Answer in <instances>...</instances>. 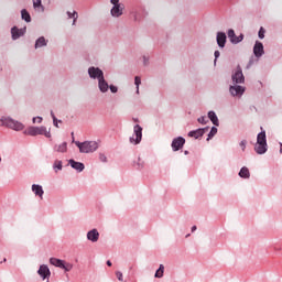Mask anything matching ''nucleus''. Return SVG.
I'll return each instance as SVG.
<instances>
[{
  "label": "nucleus",
  "mask_w": 282,
  "mask_h": 282,
  "mask_svg": "<svg viewBox=\"0 0 282 282\" xmlns=\"http://www.w3.org/2000/svg\"><path fill=\"white\" fill-rule=\"evenodd\" d=\"M106 263H107V265H108L109 268H111V265H112L111 260H108Z\"/></svg>",
  "instance_id": "obj_46"
},
{
  "label": "nucleus",
  "mask_w": 282,
  "mask_h": 282,
  "mask_svg": "<svg viewBox=\"0 0 282 282\" xmlns=\"http://www.w3.org/2000/svg\"><path fill=\"white\" fill-rule=\"evenodd\" d=\"M241 180H250V170L246 166H242L238 173Z\"/></svg>",
  "instance_id": "obj_23"
},
{
  "label": "nucleus",
  "mask_w": 282,
  "mask_h": 282,
  "mask_svg": "<svg viewBox=\"0 0 282 282\" xmlns=\"http://www.w3.org/2000/svg\"><path fill=\"white\" fill-rule=\"evenodd\" d=\"M229 94L232 98H241L246 94V87L234 84L229 86Z\"/></svg>",
  "instance_id": "obj_8"
},
{
  "label": "nucleus",
  "mask_w": 282,
  "mask_h": 282,
  "mask_svg": "<svg viewBox=\"0 0 282 282\" xmlns=\"http://www.w3.org/2000/svg\"><path fill=\"white\" fill-rule=\"evenodd\" d=\"M116 276H117L118 281H121V282L124 281V276L122 275L121 271H117Z\"/></svg>",
  "instance_id": "obj_43"
},
{
  "label": "nucleus",
  "mask_w": 282,
  "mask_h": 282,
  "mask_svg": "<svg viewBox=\"0 0 282 282\" xmlns=\"http://www.w3.org/2000/svg\"><path fill=\"white\" fill-rule=\"evenodd\" d=\"M31 191L35 197H39V199H43V195H45V191L43 189V185L39 184H32Z\"/></svg>",
  "instance_id": "obj_19"
},
{
  "label": "nucleus",
  "mask_w": 282,
  "mask_h": 282,
  "mask_svg": "<svg viewBox=\"0 0 282 282\" xmlns=\"http://www.w3.org/2000/svg\"><path fill=\"white\" fill-rule=\"evenodd\" d=\"M26 29H19V26L11 28V39L12 41H19L21 36H25Z\"/></svg>",
  "instance_id": "obj_13"
},
{
  "label": "nucleus",
  "mask_w": 282,
  "mask_h": 282,
  "mask_svg": "<svg viewBox=\"0 0 282 282\" xmlns=\"http://www.w3.org/2000/svg\"><path fill=\"white\" fill-rule=\"evenodd\" d=\"M6 261H8L6 258L3 259V263H6Z\"/></svg>",
  "instance_id": "obj_52"
},
{
  "label": "nucleus",
  "mask_w": 282,
  "mask_h": 282,
  "mask_svg": "<svg viewBox=\"0 0 282 282\" xmlns=\"http://www.w3.org/2000/svg\"><path fill=\"white\" fill-rule=\"evenodd\" d=\"M53 170L55 173H58V171H63V161L56 160L53 164Z\"/></svg>",
  "instance_id": "obj_31"
},
{
  "label": "nucleus",
  "mask_w": 282,
  "mask_h": 282,
  "mask_svg": "<svg viewBox=\"0 0 282 282\" xmlns=\"http://www.w3.org/2000/svg\"><path fill=\"white\" fill-rule=\"evenodd\" d=\"M264 54H265V48L263 47V43L256 41L253 45V56H256V58H261V56H263Z\"/></svg>",
  "instance_id": "obj_16"
},
{
  "label": "nucleus",
  "mask_w": 282,
  "mask_h": 282,
  "mask_svg": "<svg viewBox=\"0 0 282 282\" xmlns=\"http://www.w3.org/2000/svg\"><path fill=\"white\" fill-rule=\"evenodd\" d=\"M216 43L219 50H224V47H226V43H228V36L226 35V32L218 31L216 33Z\"/></svg>",
  "instance_id": "obj_12"
},
{
  "label": "nucleus",
  "mask_w": 282,
  "mask_h": 282,
  "mask_svg": "<svg viewBox=\"0 0 282 282\" xmlns=\"http://www.w3.org/2000/svg\"><path fill=\"white\" fill-rule=\"evenodd\" d=\"M88 76L91 80H100V78H104L105 72L100 67L90 66L88 67Z\"/></svg>",
  "instance_id": "obj_9"
},
{
  "label": "nucleus",
  "mask_w": 282,
  "mask_h": 282,
  "mask_svg": "<svg viewBox=\"0 0 282 282\" xmlns=\"http://www.w3.org/2000/svg\"><path fill=\"white\" fill-rule=\"evenodd\" d=\"M253 151L257 153V155H265L268 153V137L263 128H261V132L257 134Z\"/></svg>",
  "instance_id": "obj_1"
},
{
  "label": "nucleus",
  "mask_w": 282,
  "mask_h": 282,
  "mask_svg": "<svg viewBox=\"0 0 282 282\" xmlns=\"http://www.w3.org/2000/svg\"><path fill=\"white\" fill-rule=\"evenodd\" d=\"M86 238L87 241H90L91 243H98V240L100 239V232L96 228L90 229L87 231Z\"/></svg>",
  "instance_id": "obj_15"
},
{
  "label": "nucleus",
  "mask_w": 282,
  "mask_h": 282,
  "mask_svg": "<svg viewBox=\"0 0 282 282\" xmlns=\"http://www.w3.org/2000/svg\"><path fill=\"white\" fill-rule=\"evenodd\" d=\"M253 63H254V62H253L252 59H250L249 63H248V65H247V69H250V67H252Z\"/></svg>",
  "instance_id": "obj_45"
},
{
  "label": "nucleus",
  "mask_w": 282,
  "mask_h": 282,
  "mask_svg": "<svg viewBox=\"0 0 282 282\" xmlns=\"http://www.w3.org/2000/svg\"><path fill=\"white\" fill-rule=\"evenodd\" d=\"M258 37L263 41V39H265V29L263 26H261L259 29V32H258Z\"/></svg>",
  "instance_id": "obj_37"
},
{
  "label": "nucleus",
  "mask_w": 282,
  "mask_h": 282,
  "mask_svg": "<svg viewBox=\"0 0 282 282\" xmlns=\"http://www.w3.org/2000/svg\"><path fill=\"white\" fill-rule=\"evenodd\" d=\"M239 149H241L242 153H246V149L248 147V140L243 139L238 144Z\"/></svg>",
  "instance_id": "obj_35"
},
{
  "label": "nucleus",
  "mask_w": 282,
  "mask_h": 282,
  "mask_svg": "<svg viewBox=\"0 0 282 282\" xmlns=\"http://www.w3.org/2000/svg\"><path fill=\"white\" fill-rule=\"evenodd\" d=\"M134 85H135V94L140 95V85H142V79L140 76L134 77Z\"/></svg>",
  "instance_id": "obj_33"
},
{
  "label": "nucleus",
  "mask_w": 282,
  "mask_h": 282,
  "mask_svg": "<svg viewBox=\"0 0 282 282\" xmlns=\"http://www.w3.org/2000/svg\"><path fill=\"white\" fill-rule=\"evenodd\" d=\"M0 162H1V156H0Z\"/></svg>",
  "instance_id": "obj_53"
},
{
  "label": "nucleus",
  "mask_w": 282,
  "mask_h": 282,
  "mask_svg": "<svg viewBox=\"0 0 282 282\" xmlns=\"http://www.w3.org/2000/svg\"><path fill=\"white\" fill-rule=\"evenodd\" d=\"M98 155H99V162H101L102 164H107V162H109V159L105 153L100 152Z\"/></svg>",
  "instance_id": "obj_36"
},
{
  "label": "nucleus",
  "mask_w": 282,
  "mask_h": 282,
  "mask_svg": "<svg viewBox=\"0 0 282 282\" xmlns=\"http://www.w3.org/2000/svg\"><path fill=\"white\" fill-rule=\"evenodd\" d=\"M66 14H67L68 19L73 20V25H76V21H78V12L67 11Z\"/></svg>",
  "instance_id": "obj_28"
},
{
  "label": "nucleus",
  "mask_w": 282,
  "mask_h": 282,
  "mask_svg": "<svg viewBox=\"0 0 282 282\" xmlns=\"http://www.w3.org/2000/svg\"><path fill=\"white\" fill-rule=\"evenodd\" d=\"M54 111L53 110H51V117H52V119L54 120Z\"/></svg>",
  "instance_id": "obj_48"
},
{
  "label": "nucleus",
  "mask_w": 282,
  "mask_h": 282,
  "mask_svg": "<svg viewBox=\"0 0 282 282\" xmlns=\"http://www.w3.org/2000/svg\"><path fill=\"white\" fill-rule=\"evenodd\" d=\"M279 145H280V153L282 155V143L280 142Z\"/></svg>",
  "instance_id": "obj_49"
},
{
  "label": "nucleus",
  "mask_w": 282,
  "mask_h": 282,
  "mask_svg": "<svg viewBox=\"0 0 282 282\" xmlns=\"http://www.w3.org/2000/svg\"><path fill=\"white\" fill-rule=\"evenodd\" d=\"M231 80L234 85H243L246 83V76H243V70L241 69V66H237L236 69H234L231 74Z\"/></svg>",
  "instance_id": "obj_6"
},
{
  "label": "nucleus",
  "mask_w": 282,
  "mask_h": 282,
  "mask_svg": "<svg viewBox=\"0 0 282 282\" xmlns=\"http://www.w3.org/2000/svg\"><path fill=\"white\" fill-rule=\"evenodd\" d=\"M21 19L22 21H25V23H32V15H30V12L25 9L21 10Z\"/></svg>",
  "instance_id": "obj_27"
},
{
  "label": "nucleus",
  "mask_w": 282,
  "mask_h": 282,
  "mask_svg": "<svg viewBox=\"0 0 282 282\" xmlns=\"http://www.w3.org/2000/svg\"><path fill=\"white\" fill-rule=\"evenodd\" d=\"M134 166L138 169V171H142V169H144V160L138 156L137 161H134Z\"/></svg>",
  "instance_id": "obj_30"
},
{
  "label": "nucleus",
  "mask_w": 282,
  "mask_h": 282,
  "mask_svg": "<svg viewBox=\"0 0 282 282\" xmlns=\"http://www.w3.org/2000/svg\"><path fill=\"white\" fill-rule=\"evenodd\" d=\"M227 36L230 43H232V45H237L238 43H241V41H243V34H240L239 36H237V34L235 33V30L232 29L228 30Z\"/></svg>",
  "instance_id": "obj_14"
},
{
  "label": "nucleus",
  "mask_w": 282,
  "mask_h": 282,
  "mask_svg": "<svg viewBox=\"0 0 282 282\" xmlns=\"http://www.w3.org/2000/svg\"><path fill=\"white\" fill-rule=\"evenodd\" d=\"M0 127L11 129V131H24L25 124L10 116H2L0 118Z\"/></svg>",
  "instance_id": "obj_2"
},
{
  "label": "nucleus",
  "mask_w": 282,
  "mask_h": 282,
  "mask_svg": "<svg viewBox=\"0 0 282 282\" xmlns=\"http://www.w3.org/2000/svg\"><path fill=\"white\" fill-rule=\"evenodd\" d=\"M214 56H215L214 65H217V58H219V56H221V53L219 51H215Z\"/></svg>",
  "instance_id": "obj_42"
},
{
  "label": "nucleus",
  "mask_w": 282,
  "mask_h": 282,
  "mask_svg": "<svg viewBox=\"0 0 282 282\" xmlns=\"http://www.w3.org/2000/svg\"><path fill=\"white\" fill-rule=\"evenodd\" d=\"M64 262L65 260H61L58 258H50L51 265H54L55 268H59L61 270L63 269Z\"/></svg>",
  "instance_id": "obj_26"
},
{
  "label": "nucleus",
  "mask_w": 282,
  "mask_h": 282,
  "mask_svg": "<svg viewBox=\"0 0 282 282\" xmlns=\"http://www.w3.org/2000/svg\"><path fill=\"white\" fill-rule=\"evenodd\" d=\"M195 230H197V226L192 227V232H195Z\"/></svg>",
  "instance_id": "obj_47"
},
{
  "label": "nucleus",
  "mask_w": 282,
  "mask_h": 282,
  "mask_svg": "<svg viewBox=\"0 0 282 282\" xmlns=\"http://www.w3.org/2000/svg\"><path fill=\"white\" fill-rule=\"evenodd\" d=\"M151 61V57L149 55H143L142 56V62L144 67H149V63Z\"/></svg>",
  "instance_id": "obj_38"
},
{
  "label": "nucleus",
  "mask_w": 282,
  "mask_h": 282,
  "mask_svg": "<svg viewBox=\"0 0 282 282\" xmlns=\"http://www.w3.org/2000/svg\"><path fill=\"white\" fill-rule=\"evenodd\" d=\"M33 8L37 12H45V7L43 6V0H32Z\"/></svg>",
  "instance_id": "obj_24"
},
{
  "label": "nucleus",
  "mask_w": 282,
  "mask_h": 282,
  "mask_svg": "<svg viewBox=\"0 0 282 282\" xmlns=\"http://www.w3.org/2000/svg\"><path fill=\"white\" fill-rule=\"evenodd\" d=\"M207 118H209L214 127H219V117H217V113L214 110L207 112Z\"/></svg>",
  "instance_id": "obj_22"
},
{
  "label": "nucleus",
  "mask_w": 282,
  "mask_h": 282,
  "mask_svg": "<svg viewBox=\"0 0 282 282\" xmlns=\"http://www.w3.org/2000/svg\"><path fill=\"white\" fill-rule=\"evenodd\" d=\"M62 270H64V272H72V270H74V264L64 260Z\"/></svg>",
  "instance_id": "obj_32"
},
{
  "label": "nucleus",
  "mask_w": 282,
  "mask_h": 282,
  "mask_svg": "<svg viewBox=\"0 0 282 282\" xmlns=\"http://www.w3.org/2000/svg\"><path fill=\"white\" fill-rule=\"evenodd\" d=\"M184 155H188V150H185V151H184Z\"/></svg>",
  "instance_id": "obj_51"
},
{
  "label": "nucleus",
  "mask_w": 282,
  "mask_h": 282,
  "mask_svg": "<svg viewBox=\"0 0 282 282\" xmlns=\"http://www.w3.org/2000/svg\"><path fill=\"white\" fill-rule=\"evenodd\" d=\"M110 3L112 4L110 17H112V19H120V17L124 14V4L121 3L120 0H110Z\"/></svg>",
  "instance_id": "obj_5"
},
{
  "label": "nucleus",
  "mask_w": 282,
  "mask_h": 282,
  "mask_svg": "<svg viewBox=\"0 0 282 282\" xmlns=\"http://www.w3.org/2000/svg\"><path fill=\"white\" fill-rule=\"evenodd\" d=\"M186 139H184V137H176L172 140L171 149L174 153H177V151H182V149H184Z\"/></svg>",
  "instance_id": "obj_10"
},
{
  "label": "nucleus",
  "mask_w": 282,
  "mask_h": 282,
  "mask_svg": "<svg viewBox=\"0 0 282 282\" xmlns=\"http://www.w3.org/2000/svg\"><path fill=\"white\" fill-rule=\"evenodd\" d=\"M97 83L100 94H107V91H109V82L105 79V76L97 80Z\"/></svg>",
  "instance_id": "obj_20"
},
{
  "label": "nucleus",
  "mask_w": 282,
  "mask_h": 282,
  "mask_svg": "<svg viewBox=\"0 0 282 282\" xmlns=\"http://www.w3.org/2000/svg\"><path fill=\"white\" fill-rule=\"evenodd\" d=\"M58 122H61V120H58V119L56 118V116H53V124H54V127H56L57 129H58Z\"/></svg>",
  "instance_id": "obj_44"
},
{
  "label": "nucleus",
  "mask_w": 282,
  "mask_h": 282,
  "mask_svg": "<svg viewBox=\"0 0 282 282\" xmlns=\"http://www.w3.org/2000/svg\"><path fill=\"white\" fill-rule=\"evenodd\" d=\"M32 122L33 124H36V122L37 124H41V122H43V117H33Z\"/></svg>",
  "instance_id": "obj_40"
},
{
  "label": "nucleus",
  "mask_w": 282,
  "mask_h": 282,
  "mask_svg": "<svg viewBox=\"0 0 282 282\" xmlns=\"http://www.w3.org/2000/svg\"><path fill=\"white\" fill-rule=\"evenodd\" d=\"M39 276H41L42 281H50V276H52V271H50V267L47 264L40 265L37 270Z\"/></svg>",
  "instance_id": "obj_11"
},
{
  "label": "nucleus",
  "mask_w": 282,
  "mask_h": 282,
  "mask_svg": "<svg viewBox=\"0 0 282 282\" xmlns=\"http://www.w3.org/2000/svg\"><path fill=\"white\" fill-rule=\"evenodd\" d=\"M23 133L24 135H32V137L45 135V138H52V133L50 132V130H47L45 126H42V127L31 126Z\"/></svg>",
  "instance_id": "obj_4"
},
{
  "label": "nucleus",
  "mask_w": 282,
  "mask_h": 282,
  "mask_svg": "<svg viewBox=\"0 0 282 282\" xmlns=\"http://www.w3.org/2000/svg\"><path fill=\"white\" fill-rule=\"evenodd\" d=\"M130 144H133L134 147L140 144L142 142V128L140 124H135L133 127V134L129 138Z\"/></svg>",
  "instance_id": "obj_7"
},
{
  "label": "nucleus",
  "mask_w": 282,
  "mask_h": 282,
  "mask_svg": "<svg viewBox=\"0 0 282 282\" xmlns=\"http://www.w3.org/2000/svg\"><path fill=\"white\" fill-rule=\"evenodd\" d=\"M217 127H212L208 135H207V142L213 140L217 135Z\"/></svg>",
  "instance_id": "obj_34"
},
{
  "label": "nucleus",
  "mask_w": 282,
  "mask_h": 282,
  "mask_svg": "<svg viewBox=\"0 0 282 282\" xmlns=\"http://www.w3.org/2000/svg\"><path fill=\"white\" fill-rule=\"evenodd\" d=\"M208 131V127L206 128H198L196 130H192L188 132V138H194V140H199Z\"/></svg>",
  "instance_id": "obj_18"
},
{
  "label": "nucleus",
  "mask_w": 282,
  "mask_h": 282,
  "mask_svg": "<svg viewBox=\"0 0 282 282\" xmlns=\"http://www.w3.org/2000/svg\"><path fill=\"white\" fill-rule=\"evenodd\" d=\"M47 43H50V41L45 39V36H40L35 40L34 48L41 50V47H47Z\"/></svg>",
  "instance_id": "obj_21"
},
{
  "label": "nucleus",
  "mask_w": 282,
  "mask_h": 282,
  "mask_svg": "<svg viewBox=\"0 0 282 282\" xmlns=\"http://www.w3.org/2000/svg\"><path fill=\"white\" fill-rule=\"evenodd\" d=\"M68 164L70 169H74V171H76L77 173H83V171H85V163L83 162H78L74 159H70L68 160Z\"/></svg>",
  "instance_id": "obj_17"
},
{
  "label": "nucleus",
  "mask_w": 282,
  "mask_h": 282,
  "mask_svg": "<svg viewBox=\"0 0 282 282\" xmlns=\"http://www.w3.org/2000/svg\"><path fill=\"white\" fill-rule=\"evenodd\" d=\"M197 122H199V124H208V119H206V117L203 116L197 119Z\"/></svg>",
  "instance_id": "obj_39"
},
{
  "label": "nucleus",
  "mask_w": 282,
  "mask_h": 282,
  "mask_svg": "<svg viewBox=\"0 0 282 282\" xmlns=\"http://www.w3.org/2000/svg\"><path fill=\"white\" fill-rule=\"evenodd\" d=\"M72 138H73L74 144H76L77 141L74 140V132H72Z\"/></svg>",
  "instance_id": "obj_50"
},
{
  "label": "nucleus",
  "mask_w": 282,
  "mask_h": 282,
  "mask_svg": "<svg viewBox=\"0 0 282 282\" xmlns=\"http://www.w3.org/2000/svg\"><path fill=\"white\" fill-rule=\"evenodd\" d=\"M164 276V264H160L154 273V279H162Z\"/></svg>",
  "instance_id": "obj_29"
},
{
  "label": "nucleus",
  "mask_w": 282,
  "mask_h": 282,
  "mask_svg": "<svg viewBox=\"0 0 282 282\" xmlns=\"http://www.w3.org/2000/svg\"><path fill=\"white\" fill-rule=\"evenodd\" d=\"M56 153H67V142L54 145Z\"/></svg>",
  "instance_id": "obj_25"
},
{
  "label": "nucleus",
  "mask_w": 282,
  "mask_h": 282,
  "mask_svg": "<svg viewBox=\"0 0 282 282\" xmlns=\"http://www.w3.org/2000/svg\"><path fill=\"white\" fill-rule=\"evenodd\" d=\"M108 89H110L111 94H118V86L113 84L109 85Z\"/></svg>",
  "instance_id": "obj_41"
},
{
  "label": "nucleus",
  "mask_w": 282,
  "mask_h": 282,
  "mask_svg": "<svg viewBox=\"0 0 282 282\" xmlns=\"http://www.w3.org/2000/svg\"><path fill=\"white\" fill-rule=\"evenodd\" d=\"M75 145L79 149V153H96L100 147L98 141H77Z\"/></svg>",
  "instance_id": "obj_3"
}]
</instances>
